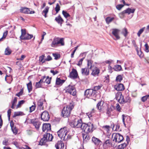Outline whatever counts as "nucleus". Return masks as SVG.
Returning a JSON list of instances; mask_svg holds the SVG:
<instances>
[{"label":"nucleus","mask_w":149,"mask_h":149,"mask_svg":"<svg viewBox=\"0 0 149 149\" xmlns=\"http://www.w3.org/2000/svg\"><path fill=\"white\" fill-rule=\"evenodd\" d=\"M68 130L66 127L61 129L58 132L57 134L58 136L61 140L65 141L71 138V136L68 134Z\"/></svg>","instance_id":"obj_1"},{"label":"nucleus","mask_w":149,"mask_h":149,"mask_svg":"<svg viewBox=\"0 0 149 149\" xmlns=\"http://www.w3.org/2000/svg\"><path fill=\"white\" fill-rule=\"evenodd\" d=\"M73 107V104H71L68 106L64 107L62 112V116L64 118L68 117L69 116Z\"/></svg>","instance_id":"obj_2"},{"label":"nucleus","mask_w":149,"mask_h":149,"mask_svg":"<svg viewBox=\"0 0 149 149\" xmlns=\"http://www.w3.org/2000/svg\"><path fill=\"white\" fill-rule=\"evenodd\" d=\"M93 124L91 123H88L87 124L83 123L81 129L85 133H88L93 131Z\"/></svg>","instance_id":"obj_3"},{"label":"nucleus","mask_w":149,"mask_h":149,"mask_svg":"<svg viewBox=\"0 0 149 149\" xmlns=\"http://www.w3.org/2000/svg\"><path fill=\"white\" fill-rule=\"evenodd\" d=\"M82 124L81 120L77 118H75L74 120L70 123V125L73 127L81 128Z\"/></svg>","instance_id":"obj_4"},{"label":"nucleus","mask_w":149,"mask_h":149,"mask_svg":"<svg viewBox=\"0 0 149 149\" xmlns=\"http://www.w3.org/2000/svg\"><path fill=\"white\" fill-rule=\"evenodd\" d=\"M53 139V136L52 134L49 133L44 135L43 137L40 140L39 144L41 145H45L48 141H51Z\"/></svg>","instance_id":"obj_5"},{"label":"nucleus","mask_w":149,"mask_h":149,"mask_svg":"<svg viewBox=\"0 0 149 149\" xmlns=\"http://www.w3.org/2000/svg\"><path fill=\"white\" fill-rule=\"evenodd\" d=\"M59 44H60L62 46H63L64 45L63 38H56L53 39L51 45L52 47H54L57 46Z\"/></svg>","instance_id":"obj_6"},{"label":"nucleus","mask_w":149,"mask_h":149,"mask_svg":"<svg viewBox=\"0 0 149 149\" xmlns=\"http://www.w3.org/2000/svg\"><path fill=\"white\" fill-rule=\"evenodd\" d=\"M113 141L118 143L121 142L123 139V136L118 133H113L112 135Z\"/></svg>","instance_id":"obj_7"},{"label":"nucleus","mask_w":149,"mask_h":149,"mask_svg":"<svg viewBox=\"0 0 149 149\" xmlns=\"http://www.w3.org/2000/svg\"><path fill=\"white\" fill-rule=\"evenodd\" d=\"M65 92L73 96L76 95V90L74 87L70 85L66 88Z\"/></svg>","instance_id":"obj_8"},{"label":"nucleus","mask_w":149,"mask_h":149,"mask_svg":"<svg viewBox=\"0 0 149 149\" xmlns=\"http://www.w3.org/2000/svg\"><path fill=\"white\" fill-rule=\"evenodd\" d=\"M84 95L88 98L95 97L96 96V91H94L93 89H88L85 91Z\"/></svg>","instance_id":"obj_9"},{"label":"nucleus","mask_w":149,"mask_h":149,"mask_svg":"<svg viewBox=\"0 0 149 149\" xmlns=\"http://www.w3.org/2000/svg\"><path fill=\"white\" fill-rule=\"evenodd\" d=\"M41 119L43 121H48L49 116L48 112L47 111H45L43 112L41 115Z\"/></svg>","instance_id":"obj_10"},{"label":"nucleus","mask_w":149,"mask_h":149,"mask_svg":"<svg viewBox=\"0 0 149 149\" xmlns=\"http://www.w3.org/2000/svg\"><path fill=\"white\" fill-rule=\"evenodd\" d=\"M120 30L117 29H112V34L116 38L115 39L114 38L115 40H119L120 37L119 35V33Z\"/></svg>","instance_id":"obj_11"},{"label":"nucleus","mask_w":149,"mask_h":149,"mask_svg":"<svg viewBox=\"0 0 149 149\" xmlns=\"http://www.w3.org/2000/svg\"><path fill=\"white\" fill-rule=\"evenodd\" d=\"M30 123L35 127L37 130H39L40 126L41 124L40 122L37 121L35 119H31L30 120Z\"/></svg>","instance_id":"obj_12"},{"label":"nucleus","mask_w":149,"mask_h":149,"mask_svg":"<svg viewBox=\"0 0 149 149\" xmlns=\"http://www.w3.org/2000/svg\"><path fill=\"white\" fill-rule=\"evenodd\" d=\"M20 12L21 13L25 14H33L35 13L34 11H31L30 9L26 7H22L20 9Z\"/></svg>","instance_id":"obj_13"},{"label":"nucleus","mask_w":149,"mask_h":149,"mask_svg":"<svg viewBox=\"0 0 149 149\" xmlns=\"http://www.w3.org/2000/svg\"><path fill=\"white\" fill-rule=\"evenodd\" d=\"M103 145L104 149H107L108 148L112 146L111 141L109 139L106 140L104 143Z\"/></svg>","instance_id":"obj_14"},{"label":"nucleus","mask_w":149,"mask_h":149,"mask_svg":"<svg viewBox=\"0 0 149 149\" xmlns=\"http://www.w3.org/2000/svg\"><path fill=\"white\" fill-rule=\"evenodd\" d=\"M78 74L77 70L73 68L72 70V71L70 73V77L73 78H76L77 77Z\"/></svg>","instance_id":"obj_15"},{"label":"nucleus","mask_w":149,"mask_h":149,"mask_svg":"<svg viewBox=\"0 0 149 149\" xmlns=\"http://www.w3.org/2000/svg\"><path fill=\"white\" fill-rule=\"evenodd\" d=\"M116 99L118 100V102L120 103L123 104L125 103L124 97L122 95L121 93L118 94V96L116 97Z\"/></svg>","instance_id":"obj_16"},{"label":"nucleus","mask_w":149,"mask_h":149,"mask_svg":"<svg viewBox=\"0 0 149 149\" xmlns=\"http://www.w3.org/2000/svg\"><path fill=\"white\" fill-rule=\"evenodd\" d=\"M51 125L50 124H44L42 126V131L47 132L51 130Z\"/></svg>","instance_id":"obj_17"},{"label":"nucleus","mask_w":149,"mask_h":149,"mask_svg":"<svg viewBox=\"0 0 149 149\" xmlns=\"http://www.w3.org/2000/svg\"><path fill=\"white\" fill-rule=\"evenodd\" d=\"M115 89L118 91H122L124 90L125 87L123 84H119L115 86Z\"/></svg>","instance_id":"obj_18"},{"label":"nucleus","mask_w":149,"mask_h":149,"mask_svg":"<svg viewBox=\"0 0 149 149\" xmlns=\"http://www.w3.org/2000/svg\"><path fill=\"white\" fill-rule=\"evenodd\" d=\"M55 146L56 149H63L64 144L62 141H60L55 144Z\"/></svg>","instance_id":"obj_19"},{"label":"nucleus","mask_w":149,"mask_h":149,"mask_svg":"<svg viewBox=\"0 0 149 149\" xmlns=\"http://www.w3.org/2000/svg\"><path fill=\"white\" fill-rule=\"evenodd\" d=\"M92 71L91 74L94 76H96L98 75L100 73V70L97 67H95L91 69Z\"/></svg>","instance_id":"obj_20"},{"label":"nucleus","mask_w":149,"mask_h":149,"mask_svg":"<svg viewBox=\"0 0 149 149\" xmlns=\"http://www.w3.org/2000/svg\"><path fill=\"white\" fill-rule=\"evenodd\" d=\"M92 141L94 144L97 146L100 145V143L102 142L99 139L95 137H92Z\"/></svg>","instance_id":"obj_21"},{"label":"nucleus","mask_w":149,"mask_h":149,"mask_svg":"<svg viewBox=\"0 0 149 149\" xmlns=\"http://www.w3.org/2000/svg\"><path fill=\"white\" fill-rule=\"evenodd\" d=\"M55 20L58 24H60L61 26H62V24L64 21L60 15L56 17L55 18Z\"/></svg>","instance_id":"obj_22"},{"label":"nucleus","mask_w":149,"mask_h":149,"mask_svg":"<svg viewBox=\"0 0 149 149\" xmlns=\"http://www.w3.org/2000/svg\"><path fill=\"white\" fill-rule=\"evenodd\" d=\"M10 126L13 134L15 135L18 132V130L15 126H14V124L13 123L10 122Z\"/></svg>","instance_id":"obj_23"},{"label":"nucleus","mask_w":149,"mask_h":149,"mask_svg":"<svg viewBox=\"0 0 149 149\" xmlns=\"http://www.w3.org/2000/svg\"><path fill=\"white\" fill-rule=\"evenodd\" d=\"M135 10V9L133 8L132 9L130 8H128L123 11V13H125V14L127 13L129 15L131 13H133L134 12Z\"/></svg>","instance_id":"obj_24"},{"label":"nucleus","mask_w":149,"mask_h":149,"mask_svg":"<svg viewBox=\"0 0 149 149\" xmlns=\"http://www.w3.org/2000/svg\"><path fill=\"white\" fill-rule=\"evenodd\" d=\"M81 72L82 74L85 75H87L89 74V70L88 69L86 68H82Z\"/></svg>","instance_id":"obj_25"},{"label":"nucleus","mask_w":149,"mask_h":149,"mask_svg":"<svg viewBox=\"0 0 149 149\" xmlns=\"http://www.w3.org/2000/svg\"><path fill=\"white\" fill-rule=\"evenodd\" d=\"M65 81L63 80H61L60 78H57L56 79V85H61L65 82Z\"/></svg>","instance_id":"obj_26"},{"label":"nucleus","mask_w":149,"mask_h":149,"mask_svg":"<svg viewBox=\"0 0 149 149\" xmlns=\"http://www.w3.org/2000/svg\"><path fill=\"white\" fill-rule=\"evenodd\" d=\"M83 137L84 141H87L90 139L91 137L88 133L83 134Z\"/></svg>","instance_id":"obj_27"},{"label":"nucleus","mask_w":149,"mask_h":149,"mask_svg":"<svg viewBox=\"0 0 149 149\" xmlns=\"http://www.w3.org/2000/svg\"><path fill=\"white\" fill-rule=\"evenodd\" d=\"M33 35L32 34H29L27 33L24 38H22V40H29L33 37Z\"/></svg>","instance_id":"obj_28"},{"label":"nucleus","mask_w":149,"mask_h":149,"mask_svg":"<svg viewBox=\"0 0 149 149\" xmlns=\"http://www.w3.org/2000/svg\"><path fill=\"white\" fill-rule=\"evenodd\" d=\"M88 67L89 69H91L95 67L93 65L92 62L91 60H88Z\"/></svg>","instance_id":"obj_29"},{"label":"nucleus","mask_w":149,"mask_h":149,"mask_svg":"<svg viewBox=\"0 0 149 149\" xmlns=\"http://www.w3.org/2000/svg\"><path fill=\"white\" fill-rule=\"evenodd\" d=\"M114 19V18L113 17H107L106 18L105 20L107 23L108 24Z\"/></svg>","instance_id":"obj_30"},{"label":"nucleus","mask_w":149,"mask_h":149,"mask_svg":"<svg viewBox=\"0 0 149 149\" xmlns=\"http://www.w3.org/2000/svg\"><path fill=\"white\" fill-rule=\"evenodd\" d=\"M27 86L29 93H30L32 91V89L31 82L30 81L29 83L27 84Z\"/></svg>","instance_id":"obj_31"},{"label":"nucleus","mask_w":149,"mask_h":149,"mask_svg":"<svg viewBox=\"0 0 149 149\" xmlns=\"http://www.w3.org/2000/svg\"><path fill=\"white\" fill-rule=\"evenodd\" d=\"M121 33L125 37H126L128 33L127 29L125 28L123 29L122 30Z\"/></svg>","instance_id":"obj_32"},{"label":"nucleus","mask_w":149,"mask_h":149,"mask_svg":"<svg viewBox=\"0 0 149 149\" xmlns=\"http://www.w3.org/2000/svg\"><path fill=\"white\" fill-rule=\"evenodd\" d=\"M21 31V35L20 36V38L22 40V38H24V36L26 34V30L25 29H22Z\"/></svg>","instance_id":"obj_33"},{"label":"nucleus","mask_w":149,"mask_h":149,"mask_svg":"<svg viewBox=\"0 0 149 149\" xmlns=\"http://www.w3.org/2000/svg\"><path fill=\"white\" fill-rule=\"evenodd\" d=\"M11 53V51L10 49L8 47H7L5 51V54L6 55H9Z\"/></svg>","instance_id":"obj_34"},{"label":"nucleus","mask_w":149,"mask_h":149,"mask_svg":"<svg viewBox=\"0 0 149 149\" xmlns=\"http://www.w3.org/2000/svg\"><path fill=\"white\" fill-rule=\"evenodd\" d=\"M23 115V113L21 111L15 112L14 113L13 117H15L19 116H22Z\"/></svg>","instance_id":"obj_35"},{"label":"nucleus","mask_w":149,"mask_h":149,"mask_svg":"<svg viewBox=\"0 0 149 149\" xmlns=\"http://www.w3.org/2000/svg\"><path fill=\"white\" fill-rule=\"evenodd\" d=\"M114 69L116 71H120L121 70L122 67L121 65H117L114 66Z\"/></svg>","instance_id":"obj_36"},{"label":"nucleus","mask_w":149,"mask_h":149,"mask_svg":"<svg viewBox=\"0 0 149 149\" xmlns=\"http://www.w3.org/2000/svg\"><path fill=\"white\" fill-rule=\"evenodd\" d=\"M122 79V76L121 75H119L116 77V80L117 82H120Z\"/></svg>","instance_id":"obj_37"},{"label":"nucleus","mask_w":149,"mask_h":149,"mask_svg":"<svg viewBox=\"0 0 149 149\" xmlns=\"http://www.w3.org/2000/svg\"><path fill=\"white\" fill-rule=\"evenodd\" d=\"M102 102L100 101L97 105V107L98 110L100 111L102 108V105H101Z\"/></svg>","instance_id":"obj_38"},{"label":"nucleus","mask_w":149,"mask_h":149,"mask_svg":"<svg viewBox=\"0 0 149 149\" xmlns=\"http://www.w3.org/2000/svg\"><path fill=\"white\" fill-rule=\"evenodd\" d=\"M127 146V144L126 143H124L122 144L121 145H119L118 146V149H123Z\"/></svg>","instance_id":"obj_39"},{"label":"nucleus","mask_w":149,"mask_h":149,"mask_svg":"<svg viewBox=\"0 0 149 149\" xmlns=\"http://www.w3.org/2000/svg\"><path fill=\"white\" fill-rule=\"evenodd\" d=\"M33 104H34V105H32L29 107V112L30 113H31L34 111L36 108V105L34 103V102H33Z\"/></svg>","instance_id":"obj_40"},{"label":"nucleus","mask_w":149,"mask_h":149,"mask_svg":"<svg viewBox=\"0 0 149 149\" xmlns=\"http://www.w3.org/2000/svg\"><path fill=\"white\" fill-rule=\"evenodd\" d=\"M62 14L66 18H67L68 17H70V15L69 13H68L66 11L64 10H63L62 11Z\"/></svg>","instance_id":"obj_41"},{"label":"nucleus","mask_w":149,"mask_h":149,"mask_svg":"<svg viewBox=\"0 0 149 149\" xmlns=\"http://www.w3.org/2000/svg\"><path fill=\"white\" fill-rule=\"evenodd\" d=\"M25 101L23 100H22L18 102V103L17 105V107L16 108L17 109L18 108L20 107L21 105L23 104L24 102Z\"/></svg>","instance_id":"obj_42"},{"label":"nucleus","mask_w":149,"mask_h":149,"mask_svg":"<svg viewBox=\"0 0 149 149\" xmlns=\"http://www.w3.org/2000/svg\"><path fill=\"white\" fill-rule=\"evenodd\" d=\"M45 57V56L44 55H42L40 56L39 57V61L42 63L45 62L46 61H45V59H44Z\"/></svg>","instance_id":"obj_43"},{"label":"nucleus","mask_w":149,"mask_h":149,"mask_svg":"<svg viewBox=\"0 0 149 149\" xmlns=\"http://www.w3.org/2000/svg\"><path fill=\"white\" fill-rule=\"evenodd\" d=\"M148 97H149V95H146L141 97V100L143 102H144Z\"/></svg>","instance_id":"obj_44"},{"label":"nucleus","mask_w":149,"mask_h":149,"mask_svg":"<svg viewBox=\"0 0 149 149\" xmlns=\"http://www.w3.org/2000/svg\"><path fill=\"white\" fill-rule=\"evenodd\" d=\"M125 103H130L131 101V98L130 97H129V96H127L126 97H125Z\"/></svg>","instance_id":"obj_45"},{"label":"nucleus","mask_w":149,"mask_h":149,"mask_svg":"<svg viewBox=\"0 0 149 149\" xmlns=\"http://www.w3.org/2000/svg\"><path fill=\"white\" fill-rule=\"evenodd\" d=\"M52 55L54 57V59L56 60L58 59L60 57V55L59 54H53Z\"/></svg>","instance_id":"obj_46"},{"label":"nucleus","mask_w":149,"mask_h":149,"mask_svg":"<svg viewBox=\"0 0 149 149\" xmlns=\"http://www.w3.org/2000/svg\"><path fill=\"white\" fill-rule=\"evenodd\" d=\"M145 29V27H144L139 30L137 33V35L139 37L140 36L141 34L143 32Z\"/></svg>","instance_id":"obj_47"},{"label":"nucleus","mask_w":149,"mask_h":149,"mask_svg":"<svg viewBox=\"0 0 149 149\" xmlns=\"http://www.w3.org/2000/svg\"><path fill=\"white\" fill-rule=\"evenodd\" d=\"M60 6L58 3H57L56 5V7L55 8V10L56 13H58L60 10Z\"/></svg>","instance_id":"obj_48"},{"label":"nucleus","mask_w":149,"mask_h":149,"mask_svg":"<svg viewBox=\"0 0 149 149\" xmlns=\"http://www.w3.org/2000/svg\"><path fill=\"white\" fill-rule=\"evenodd\" d=\"M111 111L112 109L111 108L108 107L107 109L106 113L109 116H110L111 113Z\"/></svg>","instance_id":"obj_49"},{"label":"nucleus","mask_w":149,"mask_h":149,"mask_svg":"<svg viewBox=\"0 0 149 149\" xmlns=\"http://www.w3.org/2000/svg\"><path fill=\"white\" fill-rule=\"evenodd\" d=\"M94 112V109H93V110L91 112H88L86 113V115L88 116V117L90 118L92 116V113Z\"/></svg>","instance_id":"obj_50"},{"label":"nucleus","mask_w":149,"mask_h":149,"mask_svg":"<svg viewBox=\"0 0 149 149\" xmlns=\"http://www.w3.org/2000/svg\"><path fill=\"white\" fill-rule=\"evenodd\" d=\"M42 84L39 81L38 82H36L35 85L36 87V88L41 87Z\"/></svg>","instance_id":"obj_51"},{"label":"nucleus","mask_w":149,"mask_h":149,"mask_svg":"<svg viewBox=\"0 0 149 149\" xmlns=\"http://www.w3.org/2000/svg\"><path fill=\"white\" fill-rule=\"evenodd\" d=\"M49 8V7L46 6L44 10L43 11L42 14H43V13H47L48 12Z\"/></svg>","instance_id":"obj_52"},{"label":"nucleus","mask_w":149,"mask_h":149,"mask_svg":"<svg viewBox=\"0 0 149 149\" xmlns=\"http://www.w3.org/2000/svg\"><path fill=\"white\" fill-rule=\"evenodd\" d=\"M124 6V5L119 4L116 6V8L118 10H120Z\"/></svg>","instance_id":"obj_53"},{"label":"nucleus","mask_w":149,"mask_h":149,"mask_svg":"<svg viewBox=\"0 0 149 149\" xmlns=\"http://www.w3.org/2000/svg\"><path fill=\"white\" fill-rule=\"evenodd\" d=\"M101 86H95L94 87L93 89V90H94V91H96V93H97V91L100 89V88H101Z\"/></svg>","instance_id":"obj_54"},{"label":"nucleus","mask_w":149,"mask_h":149,"mask_svg":"<svg viewBox=\"0 0 149 149\" xmlns=\"http://www.w3.org/2000/svg\"><path fill=\"white\" fill-rule=\"evenodd\" d=\"M84 58H82L79 61L78 63L77 64V65L79 66H81L82 64V61H83V60H84Z\"/></svg>","instance_id":"obj_55"},{"label":"nucleus","mask_w":149,"mask_h":149,"mask_svg":"<svg viewBox=\"0 0 149 149\" xmlns=\"http://www.w3.org/2000/svg\"><path fill=\"white\" fill-rule=\"evenodd\" d=\"M145 51L147 53L149 52V46L147 43H146L145 45Z\"/></svg>","instance_id":"obj_56"},{"label":"nucleus","mask_w":149,"mask_h":149,"mask_svg":"<svg viewBox=\"0 0 149 149\" xmlns=\"http://www.w3.org/2000/svg\"><path fill=\"white\" fill-rule=\"evenodd\" d=\"M23 93V89H22L19 93L16 94V95L18 97H19L20 96L22 95Z\"/></svg>","instance_id":"obj_57"},{"label":"nucleus","mask_w":149,"mask_h":149,"mask_svg":"<svg viewBox=\"0 0 149 149\" xmlns=\"http://www.w3.org/2000/svg\"><path fill=\"white\" fill-rule=\"evenodd\" d=\"M51 79L49 77H47L45 79V82L48 84H49L50 83Z\"/></svg>","instance_id":"obj_58"},{"label":"nucleus","mask_w":149,"mask_h":149,"mask_svg":"<svg viewBox=\"0 0 149 149\" xmlns=\"http://www.w3.org/2000/svg\"><path fill=\"white\" fill-rule=\"evenodd\" d=\"M122 118H123V119H122L124 125L125 126V120L127 116L126 115L123 114L122 115Z\"/></svg>","instance_id":"obj_59"},{"label":"nucleus","mask_w":149,"mask_h":149,"mask_svg":"<svg viewBox=\"0 0 149 149\" xmlns=\"http://www.w3.org/2000/svg\"><path fill=\"white\" fill-rule=\"evenodd\" d=\"M33 131L32 130H27L26 131L27 134L29 135H31L33 133Z\"/></svg>","instance_id":"obj_60"},{"label":"nucleus","mask_w":149,"mask_h":149,"mask_svg":"<svg viewBox=\"0 0 149 149\" xmlns=\"http://www.w3.org/2000/svg\"><path fill=\"white\" fill-rule=\"evenodd\" d=\"M38 105L39 106H42L43 104L42 101L41 100H39L38 102Z\"/></svg>","instance_id":"obj_61"},{"label":"nucleus","mask_w":149,"mask_h":149,"mask_svg":"<svg viewBox=\"0 0 149 149\" xmlns=\"http://www.w3.org/2000/svg\"><path fill=\"white\" fill-rule=\"evenodd\" d=\"M125 14V13H123V11L119 14V16L120 18H122L124 17Z\"/></svg>","instance_id":"obj_62"},{"label":"nucleus","mask_w":149,"mask_h":149,"mask_svg":"<svg viewBox=\"0 0 149 149\" xmlns=\"http://www.w3.org/2000/svg\"><path fill=\"white\" fill-rule=\"evenodd\" d=\"M11 109H9L8 110V112H7L8 116V119L9 120H10V114H11Z\"/></svg>","instance_id":"obj_63"},{"label":"nucleus","mask_w":149,"mask_h":149,"mask_svg":"<svg viewBox=\"0 0 149 149\" xmlns=\"http://www.w3.org/2000/svg\"><path fill=\"white\" fill-rule=\"evenodd\" d=\"M52 60V58L49 55H48L47 56V58H46L45 59V61H50Z\"/></svg>","instance_id":"obj_64"}]
</instances>
